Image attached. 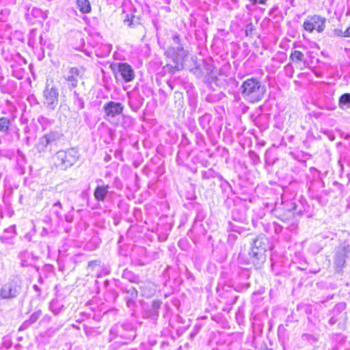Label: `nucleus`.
Segmentation results:
<instances>
[{
    "instance_id": "obj_1",
    "label": "nucleus",
    "mask_w": 350,
    "mask_h": 350,
    "mask_svg": "<svg viewBox=\"0 0 350 350\" xmlns=\"http://www.w3.org/2000/svg\"><path fill=\"white\" fill-rule=\"evenodd\" d=\"M243 97L250 103L260 100L266 92V88L256 79L250 78L244 81L241 86Z\"/></svg>"
},
{
    "instance_id": "obj_2",
    "label": "nucleus",
    "mask_w": 350,
    "mask_h": 350,
    "mask_svg": "<svg viewBox=\"0 0 350 350\" xmlns=\"http://www.w3.org/2000/svg\"><path fill=\"white\" fill-rule=\"evenodd\" d=\"M172 39L173 44L166 50L165 54L175 63V68L179 70L183 68V62L188 55V51L184 49L179 35L174 34Z\"/></svg>"
},
{
    "instance_id": "obj_3",
    "label": "nucleus",
    "mask_w": 350,
    "mask_h": 350,
    "mask_svg": "<svg viewBox=\"0 0 350 350\" xmlns=\"http://www.w3.org/2000/svg\"><path fill=\"white\" fill-rule=\"evenodd\" d=\"M269 248V240L264 235L260 234L254 240L250 256L252 262L255 265H260L265 261V252Z\"/></svg>"
},
{
    "instance_id": "obj_4",
    "label": "nucleus",
    "mask_w": 350,
    "mask_h": 350,
    "mask_svg": "<svg viewBox=\"0 0 350 350\" xmlns=\"http://www.w3.org/2000/svg\"><path fill=\"white\" fill-rule=\"evenodd\" d=\"M77 159V153L73 148L66 151H59L53 157V161L56 166L64 170L71 167L76 162Z\"/></svg>"
},
{
    "instance_id": "obj_5",
    "label": "nucleus",
    "mask_w": 350,
    "mask_h": 350,
    "mask_svg": "<svg viewBox=\"0 0 350 350\" xmlns=\"http://www.w3.org/2000/svg\"><path fill=\"white\" fill-rule=\"evenodd\" d=\"M327 19L320 15L314 14L308 16L303 23L304 29L312 33L316 31L318 33H321L325 28Z\"/></svg>"
},
{
    "instance_id": "obj_6",
    "label": "nucleus",
    "mask_w": 350,
    "mask_h": 350,
    "mask_svg": "<svg viewBox=\"0 0 350 350\" xmlns=\"http://www.w3.org/2000/svg\"><path fill=\"white\" fill-rule=\"evenodd\" d=\"M44 105L50 110H54L59 103V92L56 87L47 85L43 92Z\"/></svg>"
},
{
    "instance_id": "obj_7",
    "label": "nucleus",
    "mask_w": 350,
    "mask_h": 350,
    "mask_svg": "<svg viewBox=\"0 0 350 350\" xmlns=\"http://www.w3.org/2000/svg\"><path fill=\"white\" fill-rule=\"evenodd\" d=\"M21 291V286L16 280L5 284L0 289V297L3 299H12L16 297Z\"/></svg>"
},
{
    "instance_id": "obj_8",
    "label": "nucleus",
    "mask_w": 350,
    "mask_h": 350,
    "mask_svg": "<svg viewBox=\"0 0 350 350\" xmlns=\"http://www.w3.org/2000/svg\"><path fill=\"white\" fill-rule=\"evenodd\" d=\"M82 69L77 67H71L68 69L66 74L64 75V79L66 81L68 87L70 89L75 88L77 86L79 79L81 78Z\"/></svg>"
},
{
    "instance_id": "obj_9",
    "label": "nucleus",
    "mask_w": 350,
    "mask_h": 350,
    "mask_svg": "<svg viewBox=\"0 0 350 350\" xmlns=\"http://www.w3.org/2000/svg\"><path fill=\"white\" fill-rule=\"evenodd\" d=\"M124 106L120 103L109 101L103 106V110L107 118H114L122 113Z\"/></svg>"
},
{
    "instance_id": "obj_10",
    "label": "nucleus",
    "mask_w": 350,
    "mask_h": 350,
    "mask_svg": "<svg viewBox=\"0 0 350 350\" xmlns=\"http://www.w3.org/2000/svg\"><path fill=\"white\" fill-rule=\"evenodd\" d=\"M350 252V247H338L336 252L334 264L338 271L344 267L346 258Z\"/></svg>"
},
{
    "instance_id": "obj_11",
    "label": "nucleus",
    "mask_w": 350,
    "mask_h": 350,
    "mask_svg": "<svg viewBox=\"0 0 350 350\" xmlns=\"http://www.w3.org/2000/svg\"><path fill=\"white\" fill-rule=\"evenodd\" d=\"M118 70L125 82L131 81L135 77L133 68L126 63H120Z\"/></svg>"
},
{
    "instance_id": "obj_12",
    "label": "nucleus",
    "mask_w": 350,
    "mask_h": 350,
    "mask_svg": "<svg viewBox=\"0 0 350 350\" xmlns=\"http://www.w3.org/2000/svg\"><path fill=\"white\" fill-rule=\"evenodd\" d=\"M109 186L107 185H98L94 189V197L97 201L103 202L109 193Z\"/></svg>"
},
{
    "instance_id": "obj_13",
    "label": "nucleus",
    "mask_w": 350,
    "mask_h": 350,
    "mask_svg": "<svg viewBox=\"0 0 350 350\" xmlns=\"http://www.w3.org/2000/svg\"><path fill=\"white\" fill-rule=\"evenodd\" d=\"M79 10L83 14H88L91 12V5L89 0H76Z\"/></svg>"
},
{
    "instance_id": "obj_14",
    "label": "nucleus",
    "mask_w": 350,
    "mask_h": 350,
    "mask_svg": "<svg viewBox=\"0 0 350 350\" xmlns=\"http://www.w3.org/2000/svg\"><path fill=\"white\" fill-rule=\"evenodd\" d=\"M141 290L142 295L146 297H150L154 295L155 292L154 286L151 282L144 283V285L141 286Z\"/></svg>"
},
{
    "instance_id": "obj_15",
    "label": "nucleus",
    "mask_w": 350,
    "mask_h": 350,
    "mask_svg": "<svg viewBox=\"0 0 350 350\" xmlns=\"http://www.w3.org/2000/svg\"><path fill=\"white\" fill-rule=\"evenodd\" d=\"M339 105L342 109L350 108V94L345 93L340 96L339 98Z\"/></svg>"
},
{
    "instance_id": "obj_16",
    "label": "nucleus",
    "mask_w": 350,
    "mask_h": 350,
    "mask_svg": "<svg viewBox=\"0 0 350 350\" xmlns=\"http://www.w3.org/2000/svg\"><path fill=\"white\" fill-rule=\"evenodd\" d=\"M41 314H42V312L40 310H38L34 312L30 316V318L29 319V320H27L23 323V324L21 326V329L25 328V327L29 326V325L35 323L40 317Z\"/></svg>"
},
{
    "instance_id": "obj_17",
    "label": "nucleus",
    "mask_w": 350,
    "mask_h": 350,
    "mask_svg": "<svg viewBox=\"0 0 350 350\" xmlns=\"http://www.w3.org/2000/svg\"><path fill=\"white\" fill-rule=\"evenodd\" d=\"M44 136L47 139H49V144L51 145L59 141L62 137V135L57 131H51L45 134Z\"/></svg>"
},
{
    "instance_id": "obj_18",
    "label": "nucleus",
    "mask_w": 350,
    "mask_h": 350,
    "mask_svg": "<svg viewBox=\"0 0 350 350\" xmlns=\"http://www.w3.org/2000/svg\"><path fill=\"white\" fill-rule=\"evenodd\" d=\"M10 120L8 118H0V132L7 133L10 129Z\"/></svg>"
},
{
    "instance_id": "obj_19",
    "label": "nucleus",
    "mask_w": 350,
    "mask_h": 350,
    "mask_svg": "<svg viewBox=\"0 0 350 350\" xmlns=\"http://www.w3.org/2000/svg\"><path fill=\"white\" fill-rule=\"evenodd\" d=\"M50 145L49 144V139L46 138V137L44 135L41 138H40L39 142L36 146L38 150L41 152H44L46 147Z\"/></svg>"
},
{
    "instance_id": "obj_20",
    "label": "nucleus",
    "mask_w": 350,
    "mask_h": 350,
    "mask_svg": "<svg viewBox=\"0 0 350 350\" xmlns=\"http://www.w3.org/2000/svg\"><path fill=\"white\" fill-rule=\"evenodd\" d=\"M304 54L299 51H294L291 53L290 58L293 62H301L304 59Z\"/></svg>"
},
{
    "instance_id": "obj_21",
    "label": "nucleus",
    "mask_w": 350,
    "mask_h": 350,
    "mask_svg": "<svg viewBox=\"0 0 350 350\" xmlns=\"http://www.w3.org/2000/svg\"><path fill=\"white\" fill-rule=\"evenodd\" d=\"M346 308V304L345 302H340L337 304L333 309V313L336 315H338L340 312L344 311Z\"/></svg>"
},
{
    "instance_id": "obj_22",
    "label": "nucleus",
    "mask_w": 350,
    "mask_h": 350,
    "mask_svg": "<svg viewBox=\"0 0 350 350\" xmlns=\"http://www.w3.org/2000/svg\"><path fill=\"white\" fill-rule=\"evenodd\" d=\"M75 104L78 106L79 109H83L84 108V103L83 99L79 96V94L75 91Z\"/></svg>"
},
{
    "instance_id": "obj_23",
    "label": "nucleus",
    "mask_w": 350,
    "mask_h": 350,
    "mask_svg": "<svg viewBox=\"0 0 350 350\" xmlns=\"http://www.w3.org/2000/svg\"><path fill=\"white\" fill-rule=\"evenodd\" d=\"M62 206L59 202H55L53 206V212L57 215V217L58 218L61 217L60 210L62 209Z\"/></svg>"
},
{
    "instance_id": "obj_24",
    "label": "nucleus",
    "mask_w": 350,
    "mask_h": 350,
    "mask_svg": "<svg viewBox=\"0 0 350 350\" xmlns=\"http://www.w3.org/2000/svg\"><path fill=\"white\" fill-rule=\"evenodd\" d=\"M338 315H336L334 314L333 317H332L330 318V319L329 320V323L331 325H334L335 323H336V322L339 320V319L337 317Z\"/></svg>"
},
{
    "instance_id": "obj_25",
    "label": "nucleus",
    "mask_w": 350,
    "mask_h": 350,
    "mask_svg": "<svg viewBox=\"0 0 350 350\" xmlns=\"http://www.w3.org/2000/svg\"><path fill=\"white\" fill-rule=\"evenodd\" d=\"M267 1V0H250V1L254 5L257 3L265 5Z\"/></svg>"
},
{
    "instance_id": "obj_26",
    "label": "nucleus",
    "mask_w": 350,
    "mask_h": 350,
    "mask_svg": "<svg viewBox=\"0 0 350 350\" xmlns=\"http://www.w3.org/2000/svg\"><path fill=\"white\" fill-rule=\"evenodd\" d=\"M51 310L55 314H57L59 312V310H55V302H52L51 304Z\"/></svg>"
},
{
    "instance_id": "obj_27",
    "label": "nucleus",
    "mask_w": 350,
    "mask_h": 350,
    "mask_svg": "<svg viewBox=\"0 0 350 350\" xmlns=\"http://www.w3.org/2000/svg\"><path fill=\"white\" fill-rule=\"evenodd\" d=\"M343 36L350 37V26L344 31Z\"/></svg>"
},
{
    "instance_id": "obj_28",
    "label": "nucleus",
    "mask_w": 350,
    "mask_h": 350,
    "mask_svg": "<svg viewBox=\"0 0 350 350\" xmlns=\"http://www.w3.org/2000/svg\"><path fill=\"white\" fill-rule=\"evenodd\" d=\"M132 304H133V301H132V300H128V301H127V306H128L129 307H130V306H131V305H132Z\"/></svg>"
},
{
    "instance_id": "obj_29",
    "label": "nucleus",
    "mask_w": 350,
    "mask_h": 350,
    "mask_svg": "<svg viewBox=\"0 0 350 350\" xmlns=\"http://www.w3.org/2000/svg\"><path fill=\"white\" fill-rule=\"evenodd\" d=\"M40 44H42V36H40Z\"/></svg>"
},
{
    "instance_id": "obj_30",
    "label": "nucleus",
    "mask_w": 350,
    "mask_h": 350,
    "mask_svg": "<svg viewBox=\"0 0 350 350\" xmlns=\"http://www.w3.org/2000/svg\"><path fill=\"white\" fill-rule=\"evenodd\" d=\"M33 288L36 289V291L38 290L37 285H33Z\"/></svg>"
}]
</instances>
